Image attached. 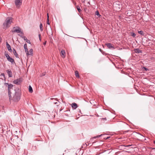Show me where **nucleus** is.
I'll return each mask as SVG.
<instances>
[{"label":"nucleus","instance_id":"nucleus-1","mask_svg":"<svg viewBox=\"0 0 155 155\" xmlns=\"http://www.w3.org/2000/svg\"><path fill=\"white\" fill-rule=\"evenodd\" d=\"M15 93L12 97L11 101L14 102H18L20 99L21 95V90L18 88L15 89Z\"/></svg>","mask_w":155,"mask_h":155},{"label":"nucleus","instance_id":"nucleus-2","mask_svg":"<svg viewBox=\"0 0 155 155\" xmlns=\"http://www.w3.org/2000/svg\"><path fill=\"white\" fill-rule=\"evenodd\" d=\"M5 84L8 85V92L9 101L10 102H11L12 99V91L13 90V86L11 84H9L8 83H5Z\"/></svg>","mask_w":155,"mask_h":155},{"label":"nucleus","instance_id":"nucleus-3","mask_svg":"<svg viewBox=\"0 0 155 155\" xmlns=\"http://www.w3.org/2000/svg\"><path fill=\"white\" fill-rule=\"evenodd\" d=\"M12 18L11 17H8L7 18L5 22L3 24L4 29H6L10 26V25L12 22Z\"/></svg>","mask_w":155,"mask_h":155},{"label":"nucleus","instance_id":"nucleus-4","mask_svg":"<svg viewBox=\"0 0 155 155\" xmlns=\"http://www.w3.org/2000/svg\"><path fill=\"white\" fill-rule=\"evenodd\" d=\"M11 31L13 33L17 32L20 33L21 35H24L23 32L21 31V28L18 27H14Z\"/></svg>","mask_w":155,"mask_h":155},{"label":"nucleus","instance_id":"nucleus-5","mask_svg":"<svg viewBox=\"0 0 155 155\" xmlns=\"http://www.w3.org/2000/svg\"><path fill=\"white\" fill-rule=\"evenodd\" d=\"M22 0H15V4L16 7L19 8L22 4Z\"/></svg>","mask_w":155,"mask_h":155},{"label":"nucleus","instance_id":"nucleus-6","mask_svg":"<svg viewBox=\"0 0 155 155\" xmlns=\"http://www.w3.org/2000/svg\"><path fill=\"white\" fill-rule=\"evenodd\" d=\"M22 81V79L21 78H20L17 79L13 81V83L16 84H19Z\"/></svg>","mask_w":155,"mask_h":155},{"label":"nucleus","instance_id":"nucleus-7","mask_svg":"<svg viewBox=\"0 0 155 155\" xmlns=\"http://www.w3.org/2000/svg\"><path fill=\"white\" fill-rule=\"evenodd\" d=\"M66 53L64 50H62L61 52V55L63 58H64L65 57Z\"/></svg>","mask_w":155,"mask_h":155},{"label":"nucleus","instance_id":"nucleus-8","mask_svg":"<svg viewBox=\"0 0 155 155\" xmlns=\"http://www.w3.org/2000/svg\"><path fill=\"white\" fill-rule=\"evenodd\" d=\"M6 72L9 77H12V72L11 70H7Z\"/></svg>","mask_w":155,"mask_h":155},{"label":"nucleus","instance_id":"nucleus-9","mask_svg":"<svg viewBox=\"0 0 155 155\" xmlns=\"http://www.w3.org/2000/svg\"><path fill=\"white\" fill-rule=\"evenodd\" d=\"M6 45L7 48L8 50L10 52H12V50L11 49V47L10 45L8 44V43L7 42H6Z\"/></svg>","mask_w":155,"mask_h":155},{"label":"nucleus","instance_id":"nucleus-10","mask_svg":"<svg viewBox=\"0 0 155 155\" xmlns=\"http://www.w3.org/2000/svg\"><path fill=\"white\" fill-rule=\"evenodd\" d=\"M8 61H9L11 62L12 64H15V61L14 59L12 58H11L10 57L9 58H8V59H7Z\"/></svg>","mask_w":155,"mask_h":155},{"label":"nucleus","instance_id":"nucleus-11","mask_svg":"<svg viewBox=\"0 0 155 155\" xmlns=\"http://www.w3.org/2000/svg\"><path fill=\"white\" fill-rule=\"evenodd\" d=\"M106 45L107 47L109 49L113 48L114 49V47L112 45V44L110 43H108L106 44Z\"/></svg>","mask_w":155,"mask_h":155},{"label":"nucleus","instance_id":"nucleus-12","mask_svg":"<svg viewBox=\"0 0 155 155\" xmlns=\"http://www.w3.org/2000/svg\"><path fill=\"white\" fill-rule=\"evenodd\" d=\"M33 50L32 49H31L29 51H28L27 52L26 54L27 56L28 55H32L33 54Z\"/></svg>","mask_w":155,"mask_h":155},{"label":"nucleus","instance_id":"nucleus-13","mask_svg":"<svg viewBox=\"0 0 155 155\" xmlns=\"http://www.w3.org/2000/svg\"><path fill=\"white\" fill-rule=\"evenodd\" d=\"M13 52L14 55H15L16 58H19L18 55L16 51L14 48L13 49Z\"/></svg>","mask_w":155,"mask_h":155},{"label":"nucleus","instance_id":"nucleus-14","mask_svg":"<svg viewBox=\"0 0 155 155\" xmlns=\"http://www.w3.org/2000/svg\"><path fill=\"white\" fill-rule=\"evenodd\" d=\"M71 106L72 108L74 109H76L78 107L77 104L75 103H72L71 104Z\"/></svg>","mask_w":155,"mask_h":155},{"label":"nucleus","instance_id":"nucleus-15","mask_svg":"<svg viewBox=\"0 0 155 155\" xmlns=\"http://www.w3.org/2000/svg\"><path fill=\"white\" fill-rule=\"evenodd\" d=\"M134 51L136 53H142V51L140 50L139 48L135 49L134 50Z\"/></svg>","mask_w":155,"mask_h":155},{"label":"nucleus","instance_id":"nucleus-16","mask_svg":"<svg viewBox=\"0 0 155 155\" xmlns=\"http://www.w3.org/2000/svg\"><path fill=\"white\" fill-rule=\"evenodd\" d=\"M75 76L77 78H79L80 77L79 75V73L77 71H75Z\"/></svg>","mask_w":155,"mask_h":155},{"label":"nucleus","instance_id":"nucleus-17","mask_svg":"<svg viewBox=\"0 0 155 155\" xmlns=\"http://www.w3.org/2000/svg\"><path fill=\"white\" fill-rule=\"evenodd\" d=\"M152 149V150L150 152V155H155L154 154V153L155 152V148H151Z\"/></svg>","mask_w":155,"mask_h":155},{"label":"nucleus","instance_id":"nucleus-18","mask_svg":"<svg viewBox=\"0 0 155 155\" xmlns=\"http://www.w3.org/2000/svg\"><path fill=\"white\" fill-rule=\"evenodd\" d=\"M24 48L25 49V52L26 53L28 51V49L27 48V45L26 44H24Z\"/></svg>","mask_w":155,"mask_h":155},{"label":"nucleus","instance_id":"nucleus-19","mask_svg":"<svg viewBox=\"0 0 155 155\" xmlns=\"http://www.w3.org/2000/svg\"><path fill=\"white\" fill-rule=\"evenodd\" d=\"M76 8H77L78 12L79 13H80L82 11L81 10L80 8L79 5H77L76 6Z\"/></svg>","mask_w":155,"mask_h":155},{"label":"nucleus","instance_id":"nucleus-20","mask_svg":"<svg viewBox=\"0 0 155 155\" xmlns=\"http://www.w3.org/2000/svg\"><path fill=\"white\" fill-rule=\"evenodd\" d=\"M18 35L19 36H20L21 38H23L25 40H26L27 39L25 36L23 35H20L19 34H18Z\"/></svg>","mask_w":155,"mask_h":155},{"label":"nucleus","instance_id":"nucleus-21","mask_svg":"<svg viewBox=\"0 0 155 155\" xmlns=\"http://www.w3.org/2000/svg\"><path fill=\"white\" fill-rule=\"evenodd\" d=\"M29 91L31 93H32L33 92V90L32 88L30 85L29 87Z\"/></svg>","mask_w":155,"mask_h":155},{"label":"nucleus","instance_id":"nucleus-22","mask_svg":"<svg viewBox=\"0 0 155 155\" xmlns=\"http://www.w3.org/2000/svg\"><path fill=\"white\" fill-rule=\"evenodd\" d=\"M5 55L7 59L10 57L6 51L5 52Z\"/></svg>","mask_w":155,"mask_h":155},{"label":"nucleus","instance_id":"nucleus-23","mask_svg":"<svg viewBox=\"0 0 155 155\" xmlns=\"http://www.w3.org/2000/svg\"><path fill=\"white\" fill-rule=\"evenodd\" d=\"M138 33L139 34H140L141 35H142L143 36L144 35V33H143V31H138Z\"/></svg>","mask_w":155,"mask_h":155},{"label":"nucleus","instance_id":"nucleus-24","mask_svg":"<svg viewBox=\"0 0 155 155\" xmlns=\"http://www.w3.org/2000/svg\"><path fill=\"white\" fill-rule=\"evenodd\" d=\"M43 27V25L41 23L40 25V28L41 30V31H43V29L42 28Z\"/></svg>","mask_w":155,"mask_h":155},{"label":"nucleus","instance_id":"nucleus-25","mask_svg":"<svg viewBox=\"0 0 155 155\" xmlns=\"http://www.w3.org/2000/svg\"><path fill=\"white\" fill-rule=\"evenodd\" d=\"M131 35L134 38L135 37V36H136V34L135 33H133V32H131Z\"/></svg>","mask_w":155,"mask_h":155},{"label":"nucleus","instance_id":"nucleus-26","mask_svg":"<svg viewBox=\"0 0 155 155\" xmlns=\"http://www.w3.org/2000/svg\"><path fill=\"white\" fill-rule=\"evenodd\" d=\"M87 144L86 143H85V144H83V145L82 146V148H85L87 146Z\"/></svg>","mask_w":155,"mask_h":155},{"label":"nucleus","instance_id":"nucleus-27","mask_svg":"<svg viewBox=\"0 0 155 155\" xmlns=\"http://www.w3.org/2000/svg\"><path fill=\"white\" fill-rule=\"evenodd\" d=\"M103 135V134H101V135H98V136H96V137H93V138H98Z\"/></svg>","mask_w":155,"mask_h":155},{"label":"nucleus","instance_id":"nucleus-28","mask_svg":"<svg viewBox=\"0 0 155 155\" xmlns=\"http://www.w3.org/2000/svg\"><path fill=\"white\" fill-rule=\"evenodd\" d=\"M1 75L3 76L4 79L5 80L6 78L5 77V74L4 73H2L1 74Z\"/></svg>","mask_w":155,"mask_h":155},{"label":"nucleus","instance_id":"nucleus-29","mask_svg":"<svg viewBox=\"0 0 155 155\" xmlns=\"http://www.w3.org/2000/svg\"><path fill=\"white\" fill-rule=\"evenodd\" d=\"M26 42L27 43H29L30 44H31L30 41V40H29L27 39L26 40Z\"/></svg>","mask_w":155,"mask_h":155},{"label":"nucleus","instance_id":"nucleus-30","mask_svg":"<svg viewBox=\"0 0 155 155\" xmlns=\"http://www.w3.org/2000/svg\"><path fill=\"white\" fill-rule=\"evenodd\" d=\"M38 37L39 38V40L41 41V35L40 34H38Z\"/></svg>","mask_w":155,"mask_h":155},{"label":"nucleus","instance_id":"nucleus-31","mask_svg":"<svg viewBox=\"0 0 155 155\" xmlns=\"http://www.w3.org/2000/svg\"><path fill=\"white\" fill-rule=\"evenodd\" d=\"M110 138V136H107V137H104V139H107Z\"/></svg>","mask_w":155,"mask_h":155},{"label":"nucleus","instance_id":"nucleus-32","mask_svg":"<svg viewBox=\"0 0 155 155\" xmlns=\"http://www.w3.org/2000/svg\"><path fill=\"white\" fill-rule=\"evenodd\" d=\"M96 12V15H100V14L99 12L98 11H97Z\"/></svg>","mask_w":155,"mask_h":155},{"label":"nucleus","instance_id":"nucleus-33","mask_svg":"<svg viewBox=\"0 0 155 155\" xmlns=\"http://www.w3.org/2000/svg\"><path fill=\"white\" fill-rule=\"evenodd\" d=\"M143 68H144L145 70H146V71H147V70H149L148 68H145V67H144Z\"/></svg>","mask_w":155,"mask_h":155},{"label":"nucleus","instance_id":"nucleus-34","mask_svg":"<svg viewBox=\"0 0 155 155\" xmlns=\"http://www.w3.org/2000/svg\"><path fill=\"white\" fill-rule=\"evenodd\" d=\"M47 20L48 21L49 19V14L48 13L47 14Z\"/></svg>","mask_w":155,"mask_h":155},{"label":"nucleus","instance_id":"nucleus-35","mask_svg":"<svg viewBox=\"0 0 155 155\" xmlns=\"http://www.w3.org/2000/svg\"><path fill=\"white\" fill-rule=\"evenodd\" d=\"M54 99L55 100H57V101H58V99L57 98H51V100H52Z\"/></svg>","mask_w":155,"mask_h":155},{"label":"nucleus","instance_id":"nucleus-36","mask_svg":"<svg viewBox=\"0 0 155 155\" xmlns=\"http://www.w3.org/2000/svg\"><path fill=\"white\" fill-rule=\"evenodd\" d=\"M134 146V145H127L126 146V147H130V146Z\"/></svg>","mask_w":155,"mask_h":155},{"label":"nucleus","instance_id":"nucleus-37","mask_svg":"<svg viewBox=\"0 0 155 155\" xmlns=\"http://www.w3.org/2000/svg\"><path fill=\"white\" fill-rule=\"evenodd\" d=\"M101 119H102V120H107V119H106V118H102Z\"/></svg>","mask_w":155,"mask_h":155},{"label":"nucleus","instance_id":"nucleus-38","mask_svg":"<svg viewBox=\"0 0 155 155\" xmlns=\"http://www.w3.org/2000/svg\"><path fill=\"white\" fill-rule=\"evenodd\" d=\"M99 50L100 51H101V52L102 53H103V52H102V50L101 48H99Z\"/></svg>","mask_w":155,"mask_h":155},{"label":"nucleus","instance_id":"nucleus-39","mask_svg":"<svg viewBox=\"0 0 155 155\" xmlns=\"http://www.w3.org/2000/svg\"><path fill=\"white\" fill-rule=\"evenodd\" d=\"M47 23L48 25H49V24H49V20H48H48H47Z\"/></svg>","mask_w":155,"mask_h":155},{"label":"nucleus","instance_id":"nucleus-40","mask_svg":"<svg viewBox=\"0 0 155 155\" xmlns=\"http://www.w3.org/2000/svg\"><path fill=\"white\" fill-rule=\"evenodd\" d=\"M46 41L45 42H44L43 43V45H45L46 44Z\"/></svg>","mask_w":155,"mask_h":155},{"label":"nucleus","instance_id":"nucleus-41","mask_svg":"<svg viewBox=\"0 0 155 155\" xmlns=\"http://www.w3.org/2000/svg\"><path fill=\"white\" fill-rule=\"evenodd\" d=\"M55 104H57V102H54V103Z\"/></svg>","mask_w":155,"mask_h":155},{"label":"nucleus","instance_id":"nucleus-42","mask_svg":"<svg viewBox=\"0 0 155 155\" xmlns=\"http://www.w3.org/2000/svg\"><path fill=\"white\" fill-rule=\"evenodd\" d=\"M45 75V74H43L42 76H44Z\"/></svg>","mask_w":155,"mask_h":155},{"label":"nucleus","instance_id":"nucleus-43","mask_svg":"<svg viewBox=\"0 0 155 155\" xmlns=\"http://www.w3.org/2000/svg\"><path fill=\"white\" fill-rule=\"evenodd\" d=\"M153 143H154V144H155V141H153Z\"/></svg>","mask_w":155,"mask_h":155},{"label":"nucleus","instance_id":"nucleus-44","mask_svg":"<svg viewBox=\"0 0 155 155\" xmlns=\"http://www.w3.org/2000/svg\"><path fill=\"white\" fill-rule=\"evenodd\" d=\"M134 147H131L132 148H134Z\"/></svg>","mask_w":155,"mask_h":155},{"label":"nucleus","instance_id":"nucleus-45","mask_svg":"<svg viewBox=\"0 0 155 155\" xmlns=\"http://www.w3.org/2000/svg\"><path fill=\"white\" fill-rule=\"evenodd\" d=\"M0 79H1L2 80H3V79H2V78H0Z\"/></svg>","mask_w":155,"mask_h":155},{"label":"nucleus","instance_id":"nucleus-46","mask_svg":"<svg viewBox=\"0 0 155 155\" xmlns=\"http://www.w3.org/2000/svg\"><path fill=\"white\" fill-rule=\"evenodd\" d=\"M106 137V136H105L104 137Z\"/></svg>","mask_w":155,"mask_h":155}]
</instances>
